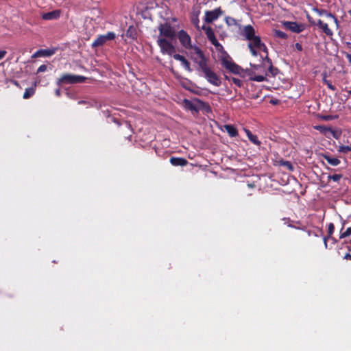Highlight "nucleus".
Listing matches in <instances>:
<instances>
[{
    "mask_svg": "<svg viewBox=\"0 0 351 351\" xmlns=\"http://www.w3.org/2000/svg\"><path fill=\"white\" fill-rule=\"evenodd\" d=\"M223 66L230 72L237 74L241 77H248L252 81L262 82L267 80V71L263 64H250V67L244 70L236 64L230 56L225 55L223 58Z\"/></svg>",
    "mask_w": 351,
    "mask_h": 351,
    "instance_id": "obj_1",
    "label": "nucleus"
},
{
    "mask_svg": "<svg viewBox=\"0 0 351 351\" xmlns=\"http://www.w3.org/2000/svg\"><path fill=\"white\" fill-rule=\"evenodd\" d=\"M239 34L243 40H247V47L253 56H260L261 59L263 60L261 52L265 53V58L267 57V48L264 43L262 42L259 35L256 34L254 27L251 25H241L239 29Z\"/></svg>",
    "mask_w": 351,
    "mask_h": 351,
    "instance_id": "obj_2",
    "label": "nucleus"
},
{
    "mask_svg": "<svg viewBox=\"0 0 351 351\" xmlns=\"http://www.w3.org/2000/svg\"><path fill=\"white\" fill-rule=\"evenodd\" d=\"M198 71L200 73V75L205 77L208 82L218 86L221 84V81L217 74L213 71L208 66L207 62L200 63V66H198Z\"/></svg>",
    "mask_w": 351,
    "mask_h": 351,
    "instance_id": "obj_3",
    "label": "nucleus"
},
{
    "mask_svg": "<svg viewBox=\"0 0 351 351\" xmlns=\"http://www.w3.org/2000/svg\"><path fill=\"white\" fill-rule=\"evenodd\" d=\"M157 43L162 54H167L170 56H173V55L176 54V48L170 41H168L164 38L158 37Z\"/></svg>",
    "mask_w": 351,
    "mask_h": 351,
    "instance_id": "obj_4",
    "label": "nucleus"
},
{
    "mask_svg": "<svg viewBox=\"0 0 351 351\" xmlns=\"http://www.w3.org/2000/svg\"><path fill=\"white\" fill-rule=\"evenodd\" d=\"M86 77L82 75H76L72 74H66L62 75L58 79L57 84L60 85L61 84H77L84 82Z\"/></svg>",
    "mask_w": 351,
    "mask_h": 351,
    "instance_id": "obj_5",
    "label": "nucleus"
},
{
    "mask_svg": "<svg viewBox=\"0 0 351 351\" xmlns=\"http://www.w3.org/2000/svg\"><path fill=\"white\" fill-rule=\"evenodd\" d=\"M160 36L158 37L164 36L165 38L173 39L176 36V32L173 27L168 23L160 25L158 27Z\"/></svg>",
    "mask_w": 351,
    "mask_h": 351,
    "instance_id": "obj_6",
    "label": "nucleus"
},
{
    "mask_svg": "<svg viewBox=\"0 0 351 351\" xmlns=\"http://www.w3.org/2000/svg\"><path fill=\"white\" fill-rule=\"evenodd\" d=\"M190 49L192 50L191 58L198 66H200V63L207 62L203 52L198 47L192 45V48Z\"/></svg>",
    "mask_w": 351,
    "mask_h": 351,
    "instance_id": "obj_7",
    "label": "nucleus"
},
{
    "mask_svg": "<svg viewBox=\"0 0 351 351\" xmlns=\"http://www.w3.org/2000/svg\"><path fill=\"white\" fill-rule=\"evenodd\" d=\"M116 35L113 32H108L106 34L99 36L92 44L93 47H97L103 45L108 40L114 39Z\"/></svg>",
    "mask_w": 351,
    "mask_h": 351,
    "instance_id": "obj_8",
    "label": "nucleus"
},
{
    "mask_svg": "<svg viewBox=\"0 0 351 351\" xmlns=\"http://www.w3.org/2000/svg\"><path fill=\"white\" fill-rule=\"evenodd\" d=\"M223 13V12L220 8H217L213 10L206 11L204 21L208 23H212L221 16Z\"/></svg>",
    "mask_w": 351,
    "mask_h": 351,
    "instance_id": "obj_9",
    "label": "nucleus"
},
{
    "mask_svg": "<svg viewBox=\"0 0 351 351\" xmlns=\"http://www.w3.org/2000/svg\"><path fill=\"white\" fill-rule=\"evenodd\" d=\"M181 45L186 49L192 48L191 38L184 30H180L178 34Z\"/></svg>",
    "mask_w": 351,
    "mask_h": 351,
    "instance_id": "obj_10",
    "label": "nucleus"
},
{
    "mask_svg": "<svg viewBox=\"0 0 351 351\" xmlns=\"http://www.w3.org/2000/svg\"><path fill=\"white\" fill-rule=\"evenodd\" d=\"M284 25L288 29L295 33H300L304 29V25L296 22L287 21L285 22Z\"/></svg>",
    "mask_w": 351,
    "mask_h": 351,
    "instance_id": "obj_11",
    "label": "nucleus"
},
{
    "mask_svg": "<svg viewBox=\"0 0 351 351\" xmlns=\"http://www.w3.org/2000/svg\"><path fill=\"white\" fill-rule=\"evenodd\" d=\"M215 47L216 50L219 52H221L220 60L221 62V65L223 66V58L225 57V55L229 56L223 49V46L218 42L216 37L213 40H209Z\"/></svg>",
    "mask_w": 351,
    "mask_h": 351,
    "instance_id": "obj_12",
    "label": "nucleus"
},
{
    "mask_svg": "<svg viewBox=\"0 0 351 351\" xmlns=\"http://www.w3.org/2000/svg\"><path fill=\"white\" fill-rule=\"evenodd\" d=\"M55 53V49H40L36 51L33 55L32 58H36L38 57H49Z\"/></svg>",
    "mask_w": 351,
    "mask_h": 351,
    "instance_id": "obj_13",
    "label": "nucleus"
},
{
    "mask_svg": "<svg viewBox=\"0 0 351 351\" xmlns=\"http://www.w3.org/2000/svg\"><path fill=\"white\" fill-rule=\"evenodd\" d=\"M315 129L319 131L327 137H330V136L335 137V132L330 128H328L324 125H317L315 127Z\"/></svg>",
    "mask_w": 351,
    "mask_h": 351,
    "instance_id": "obj_14",
    "label": "nucleus"
},
{
    "mask_svg": "<svg viewBox=\"0 0 351 351\" xmlns=\"http://www.w3.org/2000/svg\"><path fill=\"white\" fill-rule=\"evenodd\" d=\"M60 10H53L51 12H49L43 14L42 18L44 20L49 21V20L57 19L58 18L60 17Z\"/></svg>",
    "mask_w": 351,
    "mask_h": 351,
    "instance_id": "obj_15",
    "label": "nucleus"
},
{
    "mask_svg": "<svg viewBox=\"0 0 351 351\" xmlns=\"http://www.w3.org/2000/svg\"><path fill=\"white\" fill-rule=\"evenodd\" d=\"M173 58L175 60L180 61L182 66L187 71H191L189 62L182 55L174 54Z\"/></svg>",
    "mask_w": 351,
    "mask_h": 351,
    "instance_id": "obj_16",
    "label": "nucleus"
},
{
    "mask_svg": "<svg viewBox=\"0 0 351 351\" xmlns=\"http://www.w3.org/2000/svg\"><path fill=\"white\" fill-rule=\"evenodd\" d=\"M315 11L319 14V15H322V14H324L326 16H327L328 18H330L334 23L336 25L337 27H338L339 26V23H338V20L334 16L332 15L330 12H327L326 10H319V9H315Z\"/></svg>",
    "mask_w": 351,
    "mask_h": 351,
    "instance_id": "obj_17",
    "label": "nucleus"
},
{
    "mask_svg": "<svg viewBox=\"0 0 351 351\" xmlns=\"http://www.w3.org/2000/svg\"><path fill=\"white\" fill-rule=\"evenodd\" d=\"M170 162L173 166H185L187 160L183 158L172 157L170 158Z\"/></svg>",
    "mask_w": 351,
    "mask_h": 351,
    "instance_id": "obj_18",
    "label": "nucleus"
},
{
    "mask_svg": "<svg viewBox=\"0 0 351 351\" xmlns=\"http://www.w3.org/2000/svg\"><path fill=\"white\" fill-rule=\"evenodd\" d=\"M224 128L230 137H235L237 136V130L234 126L232 125H225Z\"/></svg>",
    "mask_w": 351,
    "mask_h": 351,
    "instance_id": "obj_19",
    "label": "nucleus"
},
{
    "mask_svg": "<svg viewBox=\"0 0 351 351\" xmlns=\"http://www.w3.org/2000/svg\"><path fill=\"white\" fill-rule=\"evenodd\" d=\"M245 132L249 138V140L256 145H261V142L258 141V137L253 134L249 130L245 129Z\"/></svg>",
    "mask_w": 351,
    "mask_h": 351,
    "instance_id": "obj_20",
    "label": "nucleus"
},
{
    "mask_svg": "<svg viewBox=\"0 0 351 351\" xmlns=\"http://www.w3.org/2000/svg\"><path fill=\"white\" fill-rule=\"evenodd\" d=\"M36 86V82L34 83V86L27 88L25 89V93L23 94L24 99H28L31 97L35 93V87Z\"/></svg>",
    "mask_w": 351,
    "mask_h": 351,
    "instance_id": "obj_21",
    "label": "nucleus"
},
{
    "mask_svg": "<svg viewBox=\"0 0 351 351\" xmlns=\"http://www.w3.org/2000/svg\"><path fill=\"white\" fill-rule=\"evenodd\" d=\"M202 29L204 30L205 34L209 40L215 38V33L210 27L203 26Z\"/></svg>",
    "mask_w": 351,
    "mask_h": 351,
    "instance_id": "obj_22",
    "label": "nucleus"
},
{
    "mask_svg": "<svg viewBox=\"0 0 351 351\" xmlns=\"http://www.w3.org/2000/svg\"><path fill=\"white\" fill-rule=\"evenodd\" d=\"M225 21L226 23V24L228 25V26H236L239 29V26H241V25L239 24L237 21L232 18V17H230V16H226L225 18Z\"/></svg>",
    "mask_w": 351,
    "mask_h": 351,
    "instance_id": "obj_23",
    "label": "nucleus"
},
{
    "mask_svg": "<svg viewBox=\"0 0 351 351\" xmlns=\"http://www.w3.org/2000/svg\"><path fill=\"white\" fill-rule=\"evenodd\" d=\"M136 35H137V32H136V28L134 27L133 26H130L126 32L127 37L130 38L132 39H134V38H136Z\"/></svg>",
    "mask_w": 351,
    "mask_h": 351,
    "instance_id": "obj_24",
    "label": "nucleus"
},
{
    "mask_svg": "<svg viewBox=\"0 0 351 351\" xmlns=\"http://www.w3.org/2000/svg\"><path fill=\"white\" fill-rule=\"evenodd\" d=\"M325 160L332 166H337L340 163V160L334 157H331L330 156H324Z\"/></svg>",
    "mask_w": 351,
    "mask_h": 351,
    "instance_id": "obj_25",
    "label": "nucleus"
},
{
    "mask_svg": "<svg viewBox=\"0 0 351 351\" xmlns=\"http://www.w3.org/2000/svg\"><path fill=\"white\" fill-rule=\"evenodd\" d=\"M322 30L329 36H332L333 35L332 31L328 28V25L326 23H324V25L321 27Z\"/></svg>",
    "mask_w": 351,
    "mask_h": 351,
    "instance_id": "obj_26",
    "label": "nucleus"
},
{
    "mask_svg": "<svg viewBox=\"0 0 351 351\" xmlns=\"http://www.w3.org/2000/svg\"><path fill=\"white\" fill-rule=\"evenodd\" d=\"M274 36L282 39H286L287 37V34L284 32L278 29H275L274 32Z\"/></svg>",
    "mask_w": 351,
    "mask_h": 351,
    "instance_id": "obj_27",
    "label": "nucleus"
},
{
    "mask_svg": "<svg viewBox=\"0 0 351 351\" xmlns=\"http://www.w3.org/2000/svg\"><path fill=\"white\" fill-rule=\"evenodd\" d=\"M184 102L185 104L186 108H187L191 110H195V111L197 110V109L195 107L194 104L191 101L184 99Z\"/></svg>",
    "mask_w": 351,
    "mask_h": 351,
    "instance_id": "obj_28",
    "label": "nucleus"
},
{
    "mask_svg": "<svg viewBox=\"0 0 351 351\" xmlns=\"http://www.w3.org/2000/svg\"><path fill=\"white\" fill-rule=\"evenodd\" d=\"M341 178H342V175H341V174H334V175L328 176V179L332 180L334 182H339Z\"/></svg>",
    "mask_w": 351,
    "mask_h": 351,
    "instance_id": "obj_29",
    "label": "nucleus"
},
{
    "mask_svg": "<svg viewBox=\"0 0 351 351\" xmlns=\"http://www.w3.org/2000/svg\"><path fill=\"white\" fill-rule=\"evenodd\" d=\"M281 165L285 167L289 171L293 170V167L292 164L289 161L282 162Z\"/></svg>",
    "mask_w": 351,
    "mask_h": 351,
    "instance_id": "obj_30",
    "label": "nucleus"
},
{
    "mask_svg": "<svg viewBox=\"0 0 351 351\" xmlns=\"http://www.w3.org/2000/svg\"><path fill=\"white\" fill-rule=\"evenodd\" d=\"M351 235V227L348 228L346 230L340 234V239L345 238Z\"/></svg>",
    "mask_w": 351,
    "mask_h": 351,
    "instance_id": "obj_31",
    "label": "nucleus"
},
{
    "mask_svg": "<svg viewBox=\"0 0 351 351\" xmlns=\"http://www.w3.org/2000/svg\"><path fill=\"white\" fill-rule=\"evenodd\" d=\"M192 23L195 25V26L197 28H199V19L197 14L195 16H193L191 19Z\"/></svg>",
    "mask_w": 351,
    "mask_h": 351,
    "instance_id": "obj_32",
    "label": "nucleus"
},
{
    "mask_svg": "<svg viewBox=\"0 0 351 351\" xmlns=\"http://www.w3.org/2000/svg\"><path fill=\"white\" fill-rule=\"evenodd\" d=\"M307 234L308 237L314 236V237H319V234H322V231L320 230H318L317 232H311L310 230L307 231Z\"/></svg>",
    "mask_w": 351,
    "mask_h": 351,
    "instance_id": "obj_33",
    "label": "nucleus"
},
{
    "mask_svg": "<svg viewBox=\"0 0 351 351\" xmlns=\"http://www.w3.org/2000/svg\"><path fill=\"white\" fill-rule=\"evenodd\" d=\"M231 80L238 87H241L243 84L241 80L238 78L232 77Z\"/></svg>",
    "mask_w": 351,
    "mask_h": 351,
    "instance_id": "obj_34",
    "label": "nucleus"
},
{
    "mask_svg": "<svg viewBox=\"0 0 351 351\" xmlns=\"http://www.w3.org/2000/svg\"><path fill=\"white\" fill-rule=\"evenodd\" d=\"M340 152H342L343 153H347L350 151H351V145L350 146H341L339 149Z\"/></svg>",
    "mask_w": 351,
    "mask_h": 351,
    "instance_id": "obj_35",
    "label": "nucleus"
},
{
    "mask_svg": "<svg viewBox=\"0 0 351 351\" xmlns=\"http://www.w3.org/2000/svg\"><path fill=\"white\" fill-rule=\"evenodd\" d=\"M47 66H46V65H45V64L40 65V66L38 67V70H37V73H43V72L46 71H47Z\"/></svg>",
    "mask_w": 351,
    "mask_h": 351,
    "instance_id": "obj_36",
    "label": "nucleus"
},
{
    "mask_svg": "<svg viewBox=\"0 0 351 351\" xmlns=\"http://www.w3.org/2000/svg\"><path fill=\"white\" fill-rule=\"evenodd\" d=\"M334 229H335V227H334V225L333 223H329L328 225V236H331L334 232Z\"/></svg>",
    "mask_w": 351,
    "mask_h": 351,
    "instance_id": "obj_37",
    "label": "nucleus"
},
{
    "mask_svg": "<svg viewBox=\"0 0 351 351\" xmlns=\"http://www.w3.org/2000/svg\"><path fill=\"white\" fill-rule=\"evenodd\" d=\"M324 83L327 85V86L332 90H335V87L328 80H326L325 78H324Z\"/></svg>",
    "mask_w": 351,
    "mask_h": 351,
    "instance_id": "obj_38",
    "label": "nucleus"
},
{
    "mask_svg": "<svg viewBox=\"0 0 351 351\" xmlns=\"http://www.w3.org/2000/svg\"><path fill=\"white\" fill-rule=\"evenodd\" d=\"M6 53L7 52L5 50H0V60L3 59Z\"/></svg>",
    "mask_w": 351,
    "mask_h": 351,
    "instance_id": "obj_39",
    "label": "nucleus"
},
{
    "mask_svg": "<svg viewBox=\"0 0 351 351\" xmlns=\"http://www.w3.org/2000/svg\"><path fill=\"white\" fill-rule=\"evenodd\" d=\"M324 22L321 20H318L317 23H316V25L318 26L319 28L324 25Z\"/></svg>",
    "mask_w": 351,
    "mask_h": 351,
    "instance_id": "obj_40",
    "label": "nucleus"
},
{
    "mask_svg": "<svg viewBox=\"0 0 351 351\" xmlns=\"http://www.w3.org/2000/svg\"><path fill=\"white\" fill-rule=\"evenodd\" d=\"M295 46V48L298 51H302V45L300 43H296Z\"/></svg>",
    "mask_w": 351,
    "mask_h": 351,
    "instance_id": "obj_41",
    "label": "nucleus"
},
{
    "mask_svg": "<svg viewBox=\"0 0 351 351\" xmlns=\"http://www.w3.org/2000/svg\"><path fill=\"white\" fill-rule=\"evenodd\" d=\"M344 259H346V260H350L351 259V255L349 254V253H347L344 257H343Z\"/></svg>",
    "mask_w": 351,
    "mask_h": 351,
    "instance_id": "obj_42",
    "label": "nucleus"
},
{
    "mask_svg": "<svg viewBox=\"0 0 351 351\" xmlns=\"http://www.w3.org/2000/svg\"><path fill=\"white\" fill-rule=\"evenodd\" d=\"M346 58L348 59V62L351 63V54L347 53L346 54Z\"/></svg>",
    "mask_w": 351,
    "mask_h": 351,
    "instance_id": "obj_43",
    "label": "nucleus"
},
{
    "mask_svg": "<svg viewBox=\"0 0 351 351\" xmlns=\"http://www.w3.org/2000/svg\"><path fill=\"white\" fill-rule=\"evenodd\" d=\"M269 72H271V73L272 75H275V73L274 72V68L271 66H269Z\"/></svg>",
    "mask_w": 351,
    "mask_h": 351,
    "instance_id": "obj_44",
    "label": "nucleus"
},
{
    "mask_svg": "<svg viewBox=\"0 0 351 351\" xmlns=\"http://www.w3.org/2000/svg\"><path fill=\"white\" fill-rule=\"evenodd\" d=\"M55 94H56V95H57L58 97L60 96V90L59 88L56 90Z\"/></svg>",
    "mask_w": 351,
    "mask_h": 351,
    "instance_id": "obj_45",
    "label": "nucleus"
},
{
    "mask_svg": "<svg viewBox=\"0 0 351 351\" xmlns=\"http://www.w3.org/2000/svg\"><path fill=\"white\" fill-rule=\"evenodd\" d=\"M324 120H330L331 119V117L330 116H326L324 117Z\"/></svg>",
    "mask_w": 351,
    "mask_h": 351,
    "instance_id": "obj_46",
    "label": "nucleus"
},
{
    "mask_svg": "<svg viewBox=\"0 0 351 351\" xmlns=\"http://www.w3.org/2000/svg\"><path fill=\"white\" fill-rule=\"evenodd\" d=\"M324 245H325V247H327V241H326V237H324Z\"/></svg>",
    "mask_w": 351,
    "mask_h": 351,
    "instance_id": "obj_47",
    "label": "nucleus"
},
{
    "mask_svg": "<svg viewBox=\"0 0 351 351\" xmlns=\"http://www.w3.org/2000/svg\"><path fill=\"white\" fill-rule=\"evenodd\" d=\"M84 101H79V104H84Z\"/></svg>",
    "mask_w": 351,
    "mask_h": 351,
    "instance_id": "obj_48",
    "label": "nucleus"
},
{
    "mask_svg": "<svg viewBox=\"0 0 351 351\" xmlns=\"http://www.w3.org/2000/svg\"><path fill=\"white\" fill-rule=\"evenodd\" d=\"M348 45H349V47H351V43H348Z\"/></svg>",
    "mask_w": 351,
    "mask_h": 351,
    "instance_id": "obj_49",
    "label": "nucleus"
},
{
    "mask_svg": "<svg viewBox=\"0 0 351 351\" xmlns=\"http://www.w3.org/2000/svg\"><path fill=\"white\" fill-rule=\"evenodd\" d=\"M348 45H349V47H351V43H348Z\"/></svg>",
    "mask_w": 351,
    "mask_h": 351,
    "instance_id": "obj_50",
    "label": "nucleus"
},
{
    "mask_svg": "<svg viewBox=\"0 0 351 351\" xmlns=\"http://www.w3.org/2000/svg\"><path fill=\"white\" fill-rule=\"evenodd\" d=\"M348 13H349V14H350V16H351V10H350V11L348 12Z\"/></svg>",
    "mask_w": 351,
    "mask_h": 351,
    "instance_id": "obj_51",
    "label": "nucleus"
},
{
    "mask_svg": "<svg viewBox=\"0 0 351 351\" xmlns=\"http://www.w3.org/2000/svg\"><path fill=\"white\" fill-rule=\"evenodd\" d=\"M348 93L351 95V89L348 91Z\"/></svg>",
    "mask_w": 351,
    "mask_h": 351,
    "instance_id": "obj_52",
    "label": "nucleus"
}]
</instances>
